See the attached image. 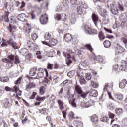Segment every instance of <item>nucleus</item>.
Segmentation results:
<instances>
[{
  "instance_id": "obj_41",
  "label": "nucleus",
  "mask_w": 127,
  "mask_h": 127,
  "mask_svg": "<svg viewBox=\"0 0 127 127\" xmlns=\"http://www.w3.org/2000/svg\"><path fill=\"white\" fill-rule=\"evenodd\" d=\"M77 13L79 15L83 14V9H81V7H78L77 6Z\"/></svg>"
},
{
  "instance_id": "obj_59",
  "label": "nucleus",
  "mask_w": 127,
  "mask_h": 127,
  "mask_svg": "<svg viewBox=\"0 0 127 127\" xmlns=\"http://www.w3.org/2000/svg\"><path fill=\"white\" fill-rule=\"evenodd\" d=\"M52 68H53V64L49 63L48 64L47 68L49 69L50 70H52Z\"/></svg>"
},
{
  "instance_id": "obj_51",
  "label": "nucleus",
  "mask_w": 127,
  "mask_h": 127,
  "mask_svg": "<svg viewBox=\"0 0 127 127\" xmlns=\"http://www.w3.org/2000/svg\"><path fill=\"white\" fill-rule=\"evenodd\" d=\"M103 24H108L109 23V19L107 17L104 18L102 20Z\"/></svg>"
},
{
  "instance_id": "obj_2",
  "label": "nucleus",
  "mask_w": 127,
  "mask_h": 127,
  "mask_svg": "<svg viewBox=\"0 0 127 127\" xmlns=\"http://www.w3.org/2000/svg\"><path fill=\"white\" fill-rule=\"evenodd\" d=\"M13 59H14V56L12 55H10L8 56L7 58L3 59L2 62L7 63V66L8 68H11L13 65Z\"/></svg>"
},
{
  "instance_id": "obj_43",
  "label": "nucleus",
  "mask_w": 127,
  "mask_h": 127,
  "mask_svg": "<svg viewBox=\"0 0 127 127\" xmlns=\"http://www.w3.org/2000/svg\"><path fill=\"white\" fill-rule=\"evenodd\" d=\"M107 107L109 110H113L115 109V105L113 103H109L107 105Z\"/></svg>"
},
{
  "instance_id": "obj_61",
  "label": "nucleus",
  "mask_w": 127,
  "mask_h": 127,
  "mask_svg": "<svg viewBox=\"0 0 127 127\" xmlns=\"http://www.w3.org/2000/svg\"><path fill=\"white\" fill-rule=\"evenodd\" d=\"M108 116H109V118H110V119H114V118L115 117V114H114L111 112L108 113Z\"/></svg>"
},
{
  "instance_id": "obj_60",
  "label": "nucleus",
  "mask_w": 127,
  "mask_h": 127,
  "mask_svg": "<svg viewBox=\"0 0 127 127\" xmlns=\"http://www.w3.org/2000/svg\"><path fill=\"white\" fill-rule=\"evenodd\" d=\"M12 46L14 49H17V46L16 45V42H12Z\"/></svg>"
},
{
  "instance_id": "obj_32",
  "label": "nucleus",
  "mask_w": 127,
  "mask_h": 127,
  "mask_svg": "<svg viewBox=\"0 0 127 127\" xmlns=\"http://www.w3.org/2000/svg\"><path fill=\"white\" fill-rule=\"evenodd\" d=\"M18 19L20 20V21H24L25 20V14H21L18 17Z\"/></svg>"
},
{
  "instance_id": "obj_29",
  "label": "nucleus",
  "mask_w": 127,
  "mask_h": 127,
  "mask_svg": "<svg viewBox=\"0 0 127 127\" xmlns=\"http://www.w3.org/2000/svg\"><path fill=\"white\" fill-rule=\"evenodd\" d=\"M75 90L77 92V93L78 94H79V95H80L81 94H82V93L83 92V91H82V88H81V87L79 85H76L75 86Z\"/></svg>"
},
{
  "instance_id": "obj_55",
  "label": "nucleus",
  "mask_w": 127,
  "mask_h": 127,
  "mask_svg": "<svg viewBox=\"0 0 127 127\" xmlns=\"http://www.w3.org/2000/svg\"><path fill=\"white\" fill-rule=\"evenodd\" d=\"M4 107H5V108L8 107V106H9V101H8V100L6 99L5 101V102L4 103Z\"/></svg>"
},
{
  "instance_id": "obj_52",
  "label": "nucleus",
  "mask_w": 127,
  "mask_h": 127,
  "mask_svg": "<svg viewBox=\"0 0 127 127\" xmlns=\"http://www.w3.org/2000/svg\"><path fill=\"white\" fill-rule=\"evenodd\" d=\"M14 63L15 64H18L20 63V61H19V58L17 56L15 57Z\"/></svg>"
},
{
  "instance_id": "obj_39",
  "label": "nucleus",
  "mask_w": 127,
  "mask_h": 127,
  "mask_svg": "<svg viewBox=\"0 0 127 127\" xmlns=\"http://www.w3.org/2000/svg\"><path fill=\"white\" fill-rule=\"evenodd\" d=\"M115 113L117 115H121V114H123V110L121 108H116L115 109Z\"/></svg>"
},
{
  "instance_id": "obj_13",
  "label": "nucleus",
  "mask_w": 127,
  "mask_h": 127,
  "mask_svg": "<svg viewBox=\"0 0 127 127\" xmlns=\"http://www.w3.org/2000/svg\"><path fill=\"white\" fill-rule=\"evenodd\" d=\"M93 101L91 100L88 101L85 103H81V106L83 107V108H89V107L93 106Z\"/></svg>"
},
{
  "instance_id": "obj_21",
  "label": "nucleus",
  "mask_w": 127,
  "mask_h": 127,
  "mask_svg": "<svg viewBox=\"0 0 127 127\" xmlns=\"http://www.w3.org/2000/svg\"><path fill=\"white\" fill-rule=\"evenodd\" d=\"M98 91L95 90L90 91L89 95L90 97H94V98H97L98 97Z\"/></svg>"
},
{
  "instance_id": "obj_35",
  "label": "nucleus",
  "mask_w": 127,
  "mask_h": 127,
  "mask_svg": "<svg viewBox=\"0 0 127 127\" xmlns=\"http://www.w3.org/2000/svg\"><path fill=\"white\" fill-rule=\"evenodd\" d=\"M94 60H97V61H98V62H103V60H104V59H103V57H102V56H98L94 58Z\"/></svg>"
},
{
  "instance_id": "obj_30",
  "label": "nucleus",
  "mask_w": 127,
  "mask_h": 127,
  "mask_svg": "<svg viewBox=\"0 0 127 127\" xmlns=\"http://www.w3.org/2000/svg\"><path fill=\"white\" fill-rule=\"evenodd\" d=\"M58 104L59 105L60 109L61 111L64 109V103L61 100H58Z\"/></svg>"
},
{
  "instance_id": "obj_12",
  "label": "nucleus",
  "mask_w": 127,
  "mask_h": 127,
  "mask_svg": "<svg viewBox=\"0 0 127 127\" xmlns=\"http://www.w3.org/2000/svg\"><path fill=\"white\" fill-rule=\"evenodd\" d=\"M123 52H125V48L121 46H117L115 50L116 54H120Z\"/></svg>"
},
{
  "instance_id": "obj_45",
  "label": "nucleus",
  "mask_w": 127,
  "mask_h": 127,
  "mask_svg": "<svg viewBox=\"0 0 127 127\" xmlns=\"http://www.w3.org/2000/svg\"><path fill=\"white\" fill-rule=\"evenodd\" d=\"M44 38H45L46 40H48L51 37V34L50 33L47 32L44 35Z\"/></svg>"
},
{
  "instance_id": "obj_42",
  "label": "nucleus",
  "mask_w": 127,
  "mask_h": 127,
  "mask_svg": "<svg viewBox=\"0 0 127 127\" xmlns=\"http://www.w3.org/2000/svg\"><path fill=\"white\" fill-rule=\"evenodd\" d=\"M80 5L81 7L84 8L85 9H88V8H89V6H87L85 2H81Z\"/></svg>"
},
{
  "instance_id": "obj_11",
  "label": "nucleus",
  "mask_w": 127,
  "mask_h": 127,
  "mask_svg": "<svg viewBox=\"0 0 127 127\" xmlns=\"http://www.w3.org/2000/svg\"><path fill=\"white\" fill-rule=\"evenodd\" d=\"M72 39L73 37L70 33H67L64 35V40H65L66 42H71Z\"/></svg>"
},
{
  "instance_id": "obj_6",
  "label": "nucleus",
  "mask_w": 127,
  "mask_h": 127,
  "mask_svg": "<svg viewBox=\"0 0 127 127\" xmlns=\"http://www.w3.org/2000/svg\"><path fill=\"white\" fill-rule=\"evenodd\" d=\"M54 18L56 20H65L66 19V14L65 13L63 14L62 15H60V14L57 13L54 15Z\"/></svg>"
},
{
  "instance_id": "obj_47",
  "label": "nucleus",
  "mask_w": 127,
  "mask_h": 127,
  "mask_svg": "<svg viewBox=\"0 0 127 127\" xmlns=\"http://www.w3.org/2000/svg\"><path fill=\"white\" fill-rule=\"evenodd\" d=\"M21 52L22 54L24 55V56H26V55L28 54V53L27 52V50H26V49H22L21 51Z\"/></svg>"
},
{
  "instance_id": "obj_19",
  "label": "nucleus",
  "mask_w": 127,
  "mask_h": 127,
  "mask_svg": "<svg viewBox=\"0 0 127 127\" xmlns=\"http://www.w3.org/2000/svg\"><path fill=\"white\" fill-rule=\"evenodd\" d=\"M14 90L13 92L16 93L17 96H20L21 95V91L19 90V88L17 86L15 85L13 87Z\"/></svg>"
},
{
  "instance_id": "obj_38",
  "label": "nucleus",
  "mask_w": 127,
  "mask_h": 127,
  "mask_svg": "<svg viewBox=\"0 0 127 127\" xmlns=\"http://www.w3.org/2000/svg\"><path fill=\"white\" fill-rule=\"evenodd\" d=\"M45 87L44 86H41L40 88V91L39 93L40 95H44V93H45Z\"/></svg>"
},
{
  "instance_id": "obj_4",
  "label": "nucleus",
  "mask_w": 127,
  "mask_h": 127,
  "mask_svg": "<svg viewBox=\"0 0 127 127\" xmlns=\"http://www.w3.org/2000/svg\"><path fill=\"white\" fill-rule=\"evenodd\" d=\"M85 33L87 34H98V31H97L96 29H94L91 30V28L89 27L88 25H86L84 26Z\"/></svg>"
},
{
  "instance_id": "obj_40",
  "label": "nucleus",
  "mask_w": 127,
  "mask_h": 127,
  "mask_svg": "<svg viewBox=\"0 0 127 127\" xmlns=\"http://www.w3.org/2000/svg\"><path fill=\"white\" fill-rule=\"evenodd\" d=\"M91 86L93 87L95 89H96V88H98L99 87V83L95 81H91Z\"/></svg>"
},
{
  "instance_id": "obj_18",
  "label": "nucleus",
  "mask_w": 127,
  "mask_h": 127,
  "mask_svg": "<svg viewBox=\"0 0 127 127\" xmlns=\"http://www.w3.org/2000/svg\"><path fill=\"white\" fill-rule=\"evenodd\" d=\"M92 19L95 24V25H97L98 24V20H99V18L96 15V14H93L92 15Z\"/></svg>"
},
{
  "instance_id": "obj_9",
  "label": "nucleus",
  "mask_w": 127,
  "mask_h": 127,
  "mask_svg": "<svg viewBox=\"0 0 127 127\" xmlns=\"http://www.w3.org/2000/svg\"><path fill=\"white\" fill-rule=\"evenodd\" d=\"M26 91H29L31 89H33L36 87V85L33 82H30L26 85Z\"/></svg>"
},
{
  "instance_id": "obj_63",
  "label": "nucleus",
  "mask_w": 127,
  "mask_h": 127,
  "mask_svg": "<svg viewBox=\"0 0 127 127\" xmlns=\"http://www.w3.org/2000/svg\"><path fill=\"white\" fill-rule=\"evenodd\" d=\"M74 75V71H71L68 73L67 76L68 77H72V76Z\"/></svg>"
},
{
  "instance_id": "obj_16",
  "label": "nucleus",
  "mask_w": 127,
  "mask_h": 127,
  "mask_svg": "<svg viewBox=\"0 0 127 127\" xmlns=\"http://www.w3.org/2000/svg\"><path fill=\"white\" fill-rule=\"evenodd\" d=\"M8 29L11 34H13V33L16 31V27H15V26H12L11 24L9 25V26L8 27Z\"/></svg>"
},
{
  "instance_id": "obj_24",
  "label": "nucleus",
  "mask_w": 127,
  "mask_h": 127,
  "mask_svg": "<svg viewBox=\"0 0 127 127\" xmlns=\"http://www.w3.org/2000/svg\"><path fill=\"white\" fill-rule=\"evenodd\" d=\"M58 41L56 39H50L49 40V43L51 45L55 46V45L57 44Z\"/></svg>"
},
{
  "instance_id": "obj_27",
  "label": "nucleus",
  "mask_w": 127,
  "mask_h": 127,
  "mask_svg": "<svg viewBox=\"0 0 127 127\" xmlns=\"http://www.w3.org/2000/svg\"><path fill=\"white\" fill-rule=\"evenodd\" d=\"M9 81V78L7 76L6 77H1L0 76V82H3L4 83H5L6 82H8Z\"/></svg>"
},
{
  "instance_id": "obj_50",
  "label": "nucleus",
  "mask_w": 127,
  "mask_h": 127,
  "mask_svg": "<svg viewBox=\"0 0 127 127\" xmlns=\"http://www.w3.org/2000/svg\"><path fill=\"white\" fill-rule=\"evenodd\" d=\"M21 80H22V77H20L16 81H15V85H19L21 83Z\"/></svg>"
},
{
  "instance_id": "obj_26",
  "label": "nucleus",
  "mask_w": 127,
  "mask_h": 127,
  "mask_svg": "<svg viewBox=\"0 0 127 127\" xmlns=\"http://www.w3.org/2000/svg\"><path fill=\"white\" fill-rule=\"evenodd\" d=\"M98 37L99 40L101 41H103L104 40V39H105V38H106V37H105V35H104V33H103V32L102 31H100L99 33Z\"/></svg>"
},
{
  "instance_id": "obj_58",
  "label": "nucleus",
  "mask_w": 127,
  "mask_h": 127,
  "mask_svg": "<svg viewBox=\"0 0 127 127\" xmlns=\"http://www.w3.org/2000/svg\"><path fill=\"white\" fill-rule=\"evenodd\" d=\"M2 41H3L1 44L2 47L6 46V45H7V42H6V40H3V39H2Z\"/></svg>"
},
{
  "instance_id": "obj_22",
  "label": "nucleus",
  "mask_w": 127,
  "mask_h": 127,
  "mask_svg": "<svg viewBox=\"0 0 127 127\" xmlns=\"http://www.w3.org/2000/svg\"><path fill=\"white\" fill-rule=\"evenodd\" d=\"M63 4L65 9H67V8H69L68 0H63Z\"/></svg>"
},
{
  "instance_id": "obj_23",
  "label": "nucleus",
  "mask_w": 127,
  "mask_h": 127,
  "mask_svg": "<svg viewBox=\"0 0 127 127\" xmlns=\"http://www.w3.org/2000/svg\"><path fill=\"white\" fill-rule=\"evenodd\" d=\"M36 71H37L36 68H33L31 69L29 72L30 76L34 77L35 75H36Z\"/></svg>"
},
{
  "instance_id": "obj_33",
  "label": "nucleus",
  "mask_w": 127,
  "mask_h": 127,
  "mask_svg": "<svg viewBox=\"0 0 127 127\" xmlns=\"http://www.w3.org/2000/svg\"><path fill=\"white\" fill-rule=\"evenodd\" d=\"M100 120L101 121V122H104V123H108L109 121V117L107 116H102Z\"/></svg>"
},
{
  "instance_id": "obj_3",
  "label": "nucleus",
  "mask_w": 127,
  "mask_h": 127,
  "mask_svg": "<svg viewBox=\"0 0 127 127\" xmlns=\"http://www.w3.org/2000/svg\"><path fill=\"white\" fill-rule=\"evenodd\" d=\"M63 54L64 56L66 57V58H68V59L66 60V64L67 66H69L71 63H72V61H75V57L74 56H71L69 54H67L66 53H63Z\"/></svg>"
},
{
  "instance_id": "obj_15",
  "label": "nucleus",
  "mask_w": 127,
  "mask_h": 127,
  "mask_svg": "<svg viewBox=\"0 0 127 127\" xmlns=\"http://www.w3.org/2000/svg\"><path fill=\"white\" fill-rule=\"evenodd\" d=\"M69 20L71 24H75L76 23V14L72 13L69 16Z\"/></svg>"
},
{
  "instance_id": "obj_14",
  "label": "nucleus",
  "mask_w": 127,
  "mask_h": 127,
  "mask_svg": "<svg viewBox=\"0 0 127 127\" xmlns=\"http://www.w3.org/2000/svg\"><path fill=\"white\" fill-rule=\"evenodd\" d=\"M37 76L36 77H34L35 79H38V78H43V76L44 74L43 73V69L40 68L38 70Z\"/></svg>"
},
{
  "instance_id": "obj_46",
  "label": "nucleus",
  "mask_w": 127,
  "mask_h": 127,
  "mask_svg": "<svg viewBox=\"0 0 127 127\" xmlns=\"http://www.w3.org/2000/svg\"><path fill=\"white\" fill-rule=\"evenodd\" d=\"M91 78H92V75H91V73H88L86 74L85 79H86V80L90 81V80H91Z\"/></svg>"
},
{
  "instance_id": "obj_10",
  "label": "nucleus",
  "mask_w": 127,
  "mask_h": 127,
  "mask_svg": "<svg viewBox=\"0 0 127 127\" xmlns=\"http://www.w3.org/2000/svg\"><path fill=\"white\" fill-rule=\"evenodd\" d=\"M68 99L69 101V104H70V105H71L73 108H77V104H76V103L75 102L76 99L73 98V97L72 96H69Z\"/></svg>"
},
{
  "instance_id": "obj_25",
  "label": "nucleus",
  "mask_w": 127,
  "mask_h": 127,
  "mask_svg": "<svg viewBox=\"0 0 127 127\" xmlns=\"http://www.w3.org/2000/svg\"><path fill=\"white\" fill-rule=\"evenodd\" d=\"M114 97L117 100H118V101H122L124 98V96H123L122 94H115Z\"/></svg>"
},
{
  "instance_id": "obj_54",
  "label": "nucleus",
  "mask_w": 127,
  "mask_h": 127,
  "mask_svg": "<svg viewBox=\"0 0 127 127\" xmlns=\"http://www.w3.org/2000/svg\"><path fill=\"white\" fill-rule=\"evenodd\" d=\"M122 124L124 126H127V118H125L122 119Z\"/></svg>"
},
{
  "instance_id": "obj_28",
  "label": "nucleus",
  "mask_w": 127,
  "mask_h": 127,
  "mask_svg": "<svg viewBox=\"0 0 127 127\" xmlns=\"http://www.w3.org/2000/svg\"><path fill=\"white\" fill-rule=\"evenodd\" d=\"M103 45L105 48H109V47H110L111 46V42L108 40H106L104 42Z\"/></svg>"
},
{
  "instance_id": "obj_53",
  "label": "nucleus",
  "mask_w": 127,
  "mask_h": 127,
  "mask_svg": "<svg viewBox=\"0 0 127 127\" xmlns=\"http://www.w3.org/2000/svg\"><path fill=\"white\" fill-rule=\"evenodd\" d=\"M32 39L33 40H36L37 38H38V36L36 34V33H34L31 35Z\"/></svg>"
},
{
  "instance_id": "obj_57",
  "label": "nucleus",
  "mask_w": 127,
  "mask_h": 127,
  "mask_svg": "<svg viewBox=\"0 0 127 127\" xmlns=\"http://www.w3.org/2000/svg\"><path fill=\"white\" fill-rule=\"evenodd\" d=\"M55 53L54 52V51H51V52H49L48 53V56L49 57H53V55H54V54Z\"/></svg>"
},
{
  "instance_id": "obj_5",
  "label": "nucleus",
  "mask_w": 127,
  "mask_h": 127,
  "mask_svg": "<svg viewBox=\"0 0 127 127\" xmlns=\"http://www.w3.org/2000/svg\"><path fill=\"white\" fill-rule=\"evenodd\" d=\"M40 21L41 24H46L48 22V15L46 14L42 15L40 18Z\"/></svg>"
},
{
  "instance_id": "obj_36",
  "label": "nucleus",
  "mask_w": 127,
  "mask_h": 127,
  "mask_svg": "<svg viewBox=\"0 0 127 127\" xmlns=\"http://www.w3.org/2000/svg\"><path fill=\"white\" fill-rule=\"evenodd\" d=\"M85 47L86 48V49H88V50H89L90 52H93L94 51V49L92 47V46L90 44H86L85 45Z\"/></svg>"
},
{
  "instance_id": "obj_44",
  "label": "nucleus",
  "mask_w": 127,
  "mask_h": 127,
  "mask_svg": "<svg viewBox=\"0 0 127 127\" xmlns=\"http://www.w3.org/2000/svg\"><path fill=\"white\" fill-rule=\"evenodd\" d=\"M46 99V97L45 96L44 97H39V96H37L36 98V101H39V102L41 101H43L44 100H45Z\"/></svg>"
},
{
  "instance_id": "obj_48",
  "label": "nucleus",
  "mask_w": 127,
  "mask_h": 127,
  "mask_svg": "<svg viewBox=\"0 0 127 127\" xmlns=\"http://www.w3.org/2000/svg\"><path fill=\"white\" fill-rule=\"evenodd\" d=\"M36 54L38 59H41V58H42V56L41 55V52H40V51H37L36 52Z\"/></svg>"
},
{
  "instance_id": "obj_56",
  "label": "nucleus",
  "mask_w": 127,
  "mask_h": 127,
  "mask_svg": "<svg viewBox=\"0 0 127 127\" xmlns=\"http://www.w3.org/2000/svg\"><path fill=\"white\" fill-rule=\"evenodd\" d=\"M27 26L28 27V28H27L25 29V31L26 33H29V32H30V27H29V24H27Z\"/></svg>"
},
{
  "instance_id": "obj_64",
  "label": "nucleus",
  "mask_w": 127,
  "mask_h": 127,
  "mask_svg": "<svg viewBox=\"0 0 127 127\" xmlns=\"http://www.w3.org/2000/svg\"><path fill=\"white\" fill-rule=\"evenodd\" d=\"M55 99H56L55 96H54V95H52L49 99V101H54V100H55Z\"/></svg>"
},
{
  "instance_id": "obj_62",
  "label": "nucleus",
  "mask_w": 127,
  "mask_h": 127,
  "mask_svg": "<svg viewBox=\"0 0 127 127\" xmlns=\"http://www.w3.org/2000/svg\"><path fill=\"white\" fill-rule=\"evenodd\" d=\"M74 75V71H71L68 73L67 76L68 77H72V76Z\"/></svg>"
},
{
  "instance_id": "obj_37",
  "label": "nucleus",
  "mask_w": 127,
  "mask_h": 127,
  "mask_svg": "<svg viewBox=\"0 0 127 127\" xmlns=\"http://www.w3.org/2000/svg\"><path fill=\"white\" fill-rule=\"evenodd\" d=\"M79 82L81 85H85V84H86V80H85L83 76L80 77Z\"/></svg>"
},
{
  "instance_id": "obj_20",
  "label": "nucleus",
  "mask_w": 127,
  "mask_h": 127,
  "mask_svg": "<svg viewBox=\"0 0 127 127\" xmlns=\"http://www.w3.org/2000/svg\"><path fill=\"white\" fill-rule=\"evenodd\" d=\"M91 122L94 123V124H97L98 122H99V118L96 115H93L91 117Z\"/></svg>"
},
{
  "instance_id": "obj_17",
  "label": "nucleus",
  "mask_w": 127,
  "mask_h": 127,
  "mask_svg": "<svg viewBox=\"0 0 127 127\" xmlns=\"http://www.w3.org/2000/svg\"><path fill=\"white\" fill-rule=\"evenodd\" d=\"M127 85V80L125 79H123L119 83V87L120 89H124Z\"/></svg>"
},
{
  "instance_id": "obj_8",
  "label": "nucleus",
  "mask_w": 127,
  "mask_h": 127,
  "mask_svg": "<svg viewBox=\"0 0 127 127\" xmlns=\"http://www.w3.org/2000/svg\"><path fill=\"white\" fill-rule=\"evenodd\" d=\"M27 44L30 50H33V51L36 50V49H37L38 47V46H37V45L32 43V42H31V41H29L27 42Z\"/></svg>"
},
{
  "instance_id": "obj_7",
  "label": "nucleus",
  "mask_w": 127,
  "mask_h": 127,
  "mask_svg": "<svg viewBox=\"0 0 127 127\" xmlns=\"http://www.w3.org/2000/svg\"><path fill=\"white\" fill-rule=\"evenodd\" d=\"M90 63H89V61H84L81 62L80 64H79V68L80 69H81L82 70H84L85 68H87L89 67V64Z\"/></svg>"
},
{
  "instance_id": "obj_49",
  "label": "nucleus",
  "mask_w": 127,
  "mask_h": 127,
  "mask_svg": "<svg viewBox=\"0 0 127 127\" xmlns=\"http://www.w3.org/2000/svg\"><path fill=\"white\" fill-rule=\"evenodd\" d=\"M97 9H98L100 14H102V15H104V14H105L103 13V12H102V6L98 5L97 6Z\"/></svg>"
},
{
  "instance_id": "obj_34",
  "label": "nucleus",
  "mask_w": 127,
  "mask_h": 127,
  "mask_svg": "<svg viewBox=\"0 0 127 127\" xmlns=\"http://www.w3.org/2000/svg\"><path fill=\"white\" fill-rule=\"evenodd\" d=\"M8 12H5V15L4 17H3V20H4V21H6V22H8V21H9V19L8 18Z\"/></svg>"
},
{
  "instance_id": "obj_31",
  "label": "nucleus",
  "mask_w": 127,
  "mask_h": 127,
  "mask_svg": "<svg viewBox=\"0 0 127 127\" xmlns=\"http://www.w3.org/2000/svg\"><path fill=\"white\" fill-rule=\"evenodd\" d=\"M77 0H71V3L72 7H78Z\"/></svg>"
},
{
  "instance_id": "obj_1",
  "label": "nucleus",
  "mask_w": 127,
  "mask_h": 127,
  "mask_svg": "<svg viewBox=\"0 0 127 127\" xmlns=\"http://www.w3.org/2000/svg\"><path fill=\"white\" fill-rule=\"evenodd\" d=\"M119 10L124 11V7L121 5V4L117 3L113 4L111 6V11L113 14L117 15L119 13Z\"/></svg>"
}]
</instances>
